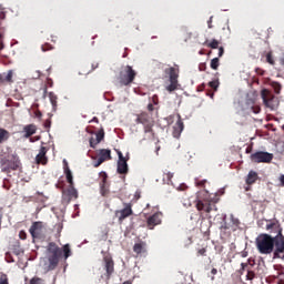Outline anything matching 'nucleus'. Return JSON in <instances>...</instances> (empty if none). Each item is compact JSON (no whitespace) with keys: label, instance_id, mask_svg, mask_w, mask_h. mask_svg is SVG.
Here are the masks:
<instances>
[{"label":"nucleus","instance_id":"obj_15","mask_svg":"<svg viewBox=\"0 0 284 284\" xmlns=\"http://www.w3.org/2000/svg\"><path fill=\"white\" fill-rule=\"evenodd\" d=\"M119 161H118V174H128L129 173V164L126 162L129 161V158L123 156L122 152H118Z\"/></svg>","mask_w":284,"mask_h":284},{"label":"nucleus","instance_id":"obj_40","mask_svg":"<svg viewBox=\"0 0 284 284\" xmlns=\"http://www.w3.org/2000/svg\"><path fill=\"white\" fill-rule=\"evenodd\" d=\"M19 239L21 240V241H26L27 240V233H26V231H20L19 232Z\"/></svg>","mask_w":284,"mask_h":284},{"label":"nucleus","instance_id":"obj_23","mask_svg":"<svg viewBox=\"0 0 284 284\" xmlns=\"http://www.w3.org/2000/svg\"><path fill=\"white\" fill-rule=\"evenodd\" d=\"M104 138H105V132L103 130L99 131V133L95 134V140L94 138H91V140H89L90 146L92 149H95L97 144L101 143Z\"/></svg>","mask_w":284,"mask_h":284},{"label":"nucleus","instance_id":"obj_35","mask_svg":"<svg viewBox=\"0 0 284 284\" xmlns=\"http://www.w3.org/2000/svg\"><path fill=\"white\" fill-rule=\"evenodd\" d=\"M207 183L206 180H199V179H195V185L196 187H205V184Z\"/></svg>","mask_w":284,"mask_h":284},{"label":"nucleus","instance_id":"obj_61","mask_svg":"<svg viewBox=\"0 0 284 284\" xmlns=\"http://www.w3.org/2000/svg\"><path fill=\"white\" fill-rule=\"evenodd\" d=\"M37 116H42L41 112L36 113Z\"/></svg>","mask_w":284,"mask_h":284},{"label":"nucleus","instance_id":"obj_56","mask_svg":"<svg viewBox=\"0 0 284 284\" xmlns=\"http://www.w3.org/2000/svg\"><path fill=\"white\" fill-rule=\"evenodd\" d=\"M245 191H246V192L252 191V185H246V186H245Z\"/></svg>","mask_w":284,"mask_h":284},{"label":"nucleus","instance_id":"obj_53","mask_svg":"<svg viewBox=\"0 0 284 284\" xmlns=\"http://www.w3.org/2000/svg\"><path fill=\"white\" fill-rule=\"evenodd\" d=\"M106 179H108L106 173H103V184H105V183H106Z\"/></svg>","mask_w":284,"mask_h":284},{"label":"nucleus","instance_id":"obj_31","mask_svg":"<svg viewBox=\"0 0 284 284\" xmlns=\"http://www.w3.org/2000/svg\"><path fill=\"white\" fill-rule=\"evenodd\" d=\"M28 284H45L44 278L34 276L33 278L30 280V282H28Z\"/></svg>","mask_w":284,"mask_h":284},{"label":"nucleus","instance_id":"obj_10","mask_svg":"<svg viewBox=\"0 0 284 284\" xmlns=\"http://www.w3.org/2000/svg\"><path fill=\"white\" fill-rule=\"evenodd\" d=\"M273 154L264 151H257L250 155V161L253 163H271Z\"/></svg>","mask_w":284,"mask_h":284},{"label":"nucleus","instance_id":"obj_37","mask_svg":"<svg viewBox=\"0 0 284 284\" xmlns=\"http://www.w3.org/2000/svg\"><path fill=\"white\" fill-rule=\"evenodd\" d=\"M41 49H42V52H49L50 50L53 49V47L50 43H43Z\"/></svg>","mask_w":284,"mask_h":284},{"label":"nucleus","instance_id":"obj_3","mask_svg":"<svg viewBox=\"0 0 284 284\" xmlns=\"http://www.w3.org/2000/svg\"><path fill=\"white\" fill-rule=\"evenodd\" d=\"M273 236L268 235L267 233H262L256 239V248L258 251V254L268 255L272 254L274 251L273 246Z\"/></svg>","mask_w":284,"mask_h":284},{"label":"nucleus","instance_id":"obj_52","mask_svg":"<svg viewBox=\"0 0 284 284\" xmlns=\"http://www.w3.org/2000/svg\"><path fill=\"white\" fill-rule=\"evenodd\" d=\"M91 123H99V119L98 118H92V120H91Z\"/></svg>","mask_w":284,"mask_h":284},{"label":"nucleus","instance_id":"obj_48","mask_svg":"<svg viewBox=\"0 0 284 284\" xmlns=\"http://www.w3.org/2000/svg\"><path fill=\"white\" fill-rule=\"evenodd\" d=\"M146 110H149V112H153V111H154L153 104L150 103V104L146 106Z\"/></svg>","mask_w":284,"mask_h":284},{"label":"nucleus","instance_id":"obj_24","mask_svg":"<svg viewBox=\"0 0 284 284\" xmlns=\"http://www.w3.org/2000/svg\"><path fill=\"white\" fill-rule=\"evenodd\" d=\"M23 132H24V139H29L33 134H37V125L34 124L24 125Z\"/></svg>","mask_w":284,"mask_h":284},{"label":"nucleus","instance_id":"obj_28","mask_svg":"<svg viewBox=\"0 0 284 284\" xmlns=\"http://www.w3.org/2000/svg\"><path fill=\"white\" fill-rule=\"evenodd\" d=\"M145 244L144 243H135L134 244V247H133V251L135 254H142L145 252Z\"/></svg>","mask_w":284,"mask_h":284},{"label":"nucleus","instance_id":"obj_20","mask_svg":"<svg viewBox=\"0 0 284 284\" xmlns=\"http://www.w3.org/2000/svg\"><path fill=\"white\" fill-rule=\"evenodd\" d=\"M183 130H184L183 120H181V115H178V121L173 126V138L179 139Z\"/></svg>","mask_w":284,"mask_h":284},{"label":"nucleus","instance_id":"obj_55","mask_svg":"<svg viewBox=\"0 0 284 284\" xmlns=\"http://www.w3.org/2000/svg\"><path fill=\"white\" fill-rule=\"evenodd\" d=\"M241 267H242V271H244L245 267H247V263H242V264H241Z\"/></svg>","mask_w":284,"mask_h":284},{"label":"nucleus","instance_id":"obj_1","mask_svg":"<svg viewBox=\"0 0 284 284\" xmlns=\"http://www.w3.org/2000/svg\"><path fill=\"white\" fill-rule=\"evenodd\" d=\"M71 255V245L65 244L61 248L55 242L49 243L45 247L47 271L55 270L60 264L61 256H64V260H68Z\"/></svg>","mask_w":284,"mask_h":284},{"label":"nucleus","instance_id":"obj_14","mask_svg":"<svg viewBox=\"0 0 284 284\" xmlns=\"http://www.w3.org/2000/svg\"><path fill=\"white\" fill-rule=\"evenodd\" d=\"M98 156L99 160H97L95 163H93V168H99L100 165H102V163H105L106 161H111L112 156H111V151L108 149H101L98 152Z\"/></svg>","mask_w":284,"mask_h":284},{"label":"nucleus","instance_id":"obj_58","mask_svg":"<svg viewBox=\"0 0 284 284\" xmlns=\"http://www.w3.org/2000/svg\"><path fill=\"white\" fill-rule=\"evenodd\" d=\"M44 126H45V128H50V121H47V122L44 123Z\"/></svg>","mask_w":284,"mask_h":284},{"label":"nucleus","instance_id":"obj_59","mask_svg":"<svg viewBox=\"0 0 284 284\" xmlns=\"http://www.w3.org/2000/svg\"><path fill=\"white\" fill-rule=\"evenodd\" d=\"M263 222H264V221H261V222L257 223L258 227H262V226H263Z\"/></svg>","mask_w":284,"mask_h":284},{"label":"nucleus","instance_id":"obj_25","mask_svg":"<svg viewBox=\"0 0 284 284\" xmlns=\"http://www.w3.org/2000/svg\"><path fill=\"white\" fill-rule=\"evenodd\" d=\"M257 180H260L257 173L254 171H250L248 175H246L245 183L246 185H253L254 183H256Z\"/></svg>","mask_w":284,"mask_h":284},{"label":"nucleus","instance_id":"obj_36","mask_svg":"<svg viewBox=\"0 0 284 284\" xmlns=\"http://www.w3.org/2000/svg\"><path fill=\"white\" fill-rule=\"evenodd\" d=\"M266 62H268L270 65H275V60H273L272 52L266 53Z\"/></svg>","mask_w":284,"mask_h":284},{"label":"nucleus","instance_id":"obj_19","mask_svg":"<svg viewBox=\"0 0 284 284\" xmlns=\"http://www.w3.org/2000/svg\"><path fill=\"white\" fill-rule=\"evenodd\" d=\"M47 153H48V148L42 146L38 155H36V163L47 165L48 164V158L45 156Z\"/></svg>","mask_w":284,"mask_h":284},{"label":"nucleus","instance_id":"obj_51","mask_svg":"<svg viewBox=\"0 0 284 284\" xmlns=\"http://www.w3.org/2000/svg\"><path fill=\"white\" fill-rule=\"evenodd\" d=\"M280 182H281V185L284 187V175L280 176Z\"/></svg>","mask_w":284,"mask_h":284},{"label":"nucleus","instance_id":"obj_21","mask_svg":"<svg viewBox=\"0 0 284 284\" xmlns=\"http://www.w3.org/2000/svg\"><path fill=\"white\" fill-rule=\"evenodd\" d=\"M104 270L106 271V277L110 278L114 273V261L111 257H104Z\"/></svg>","mask_w":284,"mask_h":284},{"label":"nucleus","instance_id":"obj_11","mask_svg":"<svg viewBox=\"0 0 284 284\" xmlns=\"http://www.w3.org/2000/svg\"><path fill=\"white\" fill-rule=\"evenodd\" d=\"M265 230L270 234H276L275 236H283V227L281 226L278 220H265Z\"/></svg>","mask_w":284,"mask_h":284},{"label":"nucleus","instance_id":"obj_4","mask_svg":"<svg viewBox=\"0 0 284 284\" xmlns=\"http://www.w3.org/2000/svg\"><path fill=\"white\" fill-rule=\"evenodd\" d=\"M135 123L143 125V133L154 136V120L152 118V114H150L149 112L139 113L138 115H135Z\"/></svg>","mask_w":284,"mask_h":284},{"label":"nucleus","instance_id":"obj_49","mask_svg":"<svg viewBox=\"0 0 284 284\" xmlns=\"http://www.w3.org/2000/svg\"><path fill=\"white\" fill-rule=\"evenodd\" d=\"M206 95L211 99H214V92L207 91Z\"/></svg>","mask_w":284,"mask_h":284},{"label":"nucleus","instance_id":"obj_6","mask_svg":"<svg viewBox=\"0 0 284 284\" xmlns=\"http://www.w3.org/2000/svg\"><path fill=\"white\" fill-rule=\"evenodd\" d=\"M136 79V71L131 65H126L120 71L118 80L121 87H129Z\"/></svg>","mask_w":284,"mask_h":284},{"label":"nucleus","instance_id":"obj_64","mask_svg":"<svg viewBox=\"0 0 284 284\" xmlns=\"http://www.w3.org/2000/svg\"><path fill=\"white\" fill-rule=\"evenodd\" d=\"M98 67H99V64H97L95 67H94V65H92V68H93V69H95V68H98Z\"/></svg>","mask_w":284,"mask_h":284},{"label":"nucleus","instance_id":"obj_16","mask_svg":"<svg viewBox=\"0 0 284 284\" xmlns=\"http://www.w3.org/2000/svg\"><path fill=\"white\" fill-rule=\"evenodd\" d=\"M78 197L79 193L73 185H69L67 190L62 191V201H64L65 203H70L73 199Z\"/></svg>","mask_w":284,"mask_h":284},{"label":"nucleus","instance_id":"obj_60","mask_svg":"<svg viewBox=\"0 0 284 284\" xmlns=\"http://www.w3.org/2000/svg\"><path fill=\"white\" fill-rule=\"evenodd\" d=\"M186 187L187 186H182V187L180 186V191H184V190H186Z\"/></svg>","mask_w":284,"mask_h":284},{"label":"nucleus","instance_id":"obj_44","mask_svg":"<svg viewBox=\"0 0 284 284\" xmlns=\"http://www.w3.org/2000/svg\"><path fill=\"white\" fill-rule=\"evenodd\" d=\"M151 101L153 102L154 105H158V103H160L158 95L151 97Z\"/></svg>","mask_w":284,"mask_h":284},{"label":"nucleus","instance_id":"obj_33","mask_svg":"<svg viewBox=\"0 0 284 284\" xmlns=\"http://www.w3.org/2000/svg\"><path fill=\"white\" fill-rule=\"evenodd\" d=\"M172 179H173V173L166 172V173L164 174L163 180L166 182L168 185H171V184H172Z\"/></svg>","mask_w":284,"mask_h":284},{"label":"nucleus","instance_id":"obj_57","mask_svg":"<svg viewBox=\"0 0 284 284\" xmlns=\"http://www.w3.org/2000/svg\"><path fill=\"white\" fill-rule=\"evenodd\" d=\"M203 89H205V84H201V85L199 87V91H200V92H202Z\"/></svg>","mask_w":284,"mask_h":284},{"label":"nucleus","instance_id":"obj_41","mask_svg":"<svg viewBox=\"0 0 284 284\" xmlns=\"http://www.w3.org/2000/svg\"><path fill=\"white\" fill-rule=\"evenodd\" d=\"M254 272L253 271H248V273H246V280L247 281H253V278H254Z\"/></svg>","mask_w":284,"mask_h":284},{"label":"nucleus","instance_id":"obj_7","mask_svg":"<svg viewBox=\"0 0 284 284\" xmlns=\"http://www.w3.org/2000/svg\"><path fill=\"white\" fill-rule=\"evenodd\" d=\"M28 232H30L33 241L44 240L45 233L48 232V224L44 222H33Z\"/></svg>","mask_w":284,"mask_h":284},{"label":"nucleus","instance_id":"obj_30","mask_svg":"<svg viewBox=\"0 0 284 284\" xmlns=\"http://www.w3.org/2000/svg\"><path fill=\"white\" fill-rule=\"evenodd\" d=\"M49 99H50L51 106L57 108L58 97L55 95V93L50 92Z\"/></svg>","mask_w":284,"mask_h":284},{"label":"nucleus","instance_id":"obj_45","mask_svg":"<svg viewBox=\"0 0 284 284\" xmlns=\"http://www.w3.org/2000/svg\"><path fill=\"white\" fill-rule=\"evenodd\" d=\"M219 49V57H223V54L225 53V50L223 49V47L217 48Z\"/></svg>","mask_w":284,"mask_h":284},{"label":"nucleus","instance_id":"obj_26","mask_svg":"<svg viewBox=\"0 0 284 284\" xmlns=\"http://www.w3.org/2000/svg\"><path fill=\"white\" fill-rule=\"evenodd\" d=\"M64 164H65L64 173H65L67 183L70 184L69 186H73V176H72V172H71V169H69L68 162H67L65 160H64Z\"/></svg>","mask_w":284,"mask_h":284},{"label":"nucleus","instance_id":"obj_50","mask_svg":"<svg viewBox=\"0 0 284 284\" xmlns=\"http://www.w3.org/2000/svg\"><path fill=\"white\" fill-rule=\"evenodd\" d=\"M211 274H212V276H215V275H217V268H212V271H211Z\"/></svg>","mask_w":284,"mask_h":284},{"label":"nucleus","instance_id":"obj_18","mask_svg":"<svg viewBox=\"0 0 284 284\" xmlns=\"http://www.w3.org/2000/svg\"><path fill=\"white\" fill-rule=\"evenodd\" d=\"M163 216L162 213L158 212L154 213L153 215H150L149 219H146V227L149 230H153L154 226H158L161 224V217Z\"/></svg>","mask_w":284,"mask_h":284},{"label":"nucleus","instance_id":"obj_46","mask_svg":"<svg viewBox=\"0 0 284 284\" xmlns=\"http://www.w3.org/2000/svg\"><path fill=\"white\" fill-rule=\"evenodd\" d=\"M213 17H211V19H209V21H207V28L209 29H212L213 28Z\"/></svg>","mask_w":284,"mask_h":284},{"label":"nucleus","instance_id":"obj_2","mask_svg":"<svg viewBox=\"0 0 284 284\" xmlns=\"http://www.w3.org/2000/svg\"><path fill=\"white\" fill-rule=\"evenodd\" d=\"M219 203L217 194H210L207 191H203V196H199L195 201V207L199 212L211 213L217 211L215 206Z\"/></svg>","mask_w":284,"mask_h":284},{"label":"nucleus","instance_id":"obj_12","mask_svg":"<svg viewBox=\"0 0 284 284\" xmlns=\"http://www.w3.org/2000/svg\"><path fill=\"white\" fill-rule=\"evenodd\" d=\"M262 100L266 108L272 109V111L276 109V98L270 91L262 90Z\"/></svg>","mask_w":284,"mask_h":284},{"label":"nucleus","instance_id":"obj_22","mask_svg":"<svg viewBox=\"0 0 284 284\" xmlns=\"http://www.w3.org/2000/svg\"><path fill=\"white\" fill-rule=\"evenodd\" d=\"M13 83V71L9 70L8 73H0V85Z\"/></svg>","mask_w":284,"mask_h":284},{"label":"nucleus","instance_id":"obj_32","mask_svg":"<svg viewBox=\"0 0 284 284\" xmlns=\"http://www.w3.org/2000/svg\"><path fill=\"white\" fill-rule=\"evenodd\" d=\"M219 65H221L219 58H214L211 60V69L217 71Z\"/></svg>","mask_w":284,"mask_h":284},{"label":"nucleus","instance_id":"obj_62","mask_svg":"<svg viewBox=\"0 0 284 284\" xmlns=\"http://www.w3.org/2000/svg\"><path fill=\"white\" fill-rule=\"evenodd\" d=\"M122 284H131V282L130 281H125Z\"/></svg>","mask_w":284,"mask_h":284},{"label":"nucleus","instance_id":"obj_13","mask_svg":"<svg viewBox=\"0 0 284 284\" xmlns=\"http://www.w3.org/2000/svg\"><path fill=\"white\" fill-rule=\"evenodd\" d=\"M239 225H240L239 220L235 219L233 215H231L230 222L224 221L222 226H220V230L222 232H226V231L236 232L239 229Z\"/></svg>","mask_w":284,"mask_h":284},{"label":"nucleus","instance_id":"obj_42","mask_svg":"<svg viewBox=\"0 0 284 284\" xmlns=\"http://www.w3.org/2000/svg\"><path fill=\"white\" fill-rule=\"evenodd\" d=\"M197 256H206V248H200L197 251Z\"/></svg>","mask_w":284,"mask_h":284},{"label":"nucleus","instance_id":"obj_38","mask_svg":"<svg viewBox=\"0 0 284 284\" xmlns=\"http://www.w3.org/2000/svg\"><path fill=\"white\" fill-rule=\"evenodd\" d=\"M272 87H273V89H275V93L280 94V92H281V84L278 82H273Z\"/></svg>","mask_w":284,"mask_h":284},{"label":"nucleus","instance_id":"obj_63","mask_svg":"<svg viewBox=\"0 0 284 284\" xmlns=\"http://www.w3.org/2000/svg\"><path fill=\"white\" fill-rule=\"evenodd\" d=\"M98 67H99V64H97L95 67H94V65H92V68H93V69H95V68H98Z\"/></svg>","mask_w":284,"mask_h":284},{"label":"nucleus","instance_id":"obj_9","mask_svg":"<svg viewBox=\"0 0 284 284\" xmlns=\"http://www.w3.org/2000/svg\"><path fill=\"white\" fill-rule=\"evenodd\" d=\"M273 257L274 258H284V235L273 236Z\"/></svg>","mask_w":284,"mask_h":284},{"label":"nucleus","instance_id":"obj_27","mask_svg":"<svg viewBox=\"0 0 284 284\" xmlns=\"http://www.w3.org/2000/svg\"><path fill=\"white\" fill-rule=\"evenodd\" d=\"M8 139H10V132L0 128V144L7 142Z\"/></svg>","mask_w":284,"mask_h":284},{"label":"nucleus","instance_id":"obj_43","mask_svg":"<svg viewBox=\"0 0 284 284\" xmlns=\"http://www.w3.org/2000/svg\"><path fill=\"white\" fill-rule=\"evenodd\" d=\"M251 112H253L254 114H260L261 108L260 106H253V108H251Z\"/></svg>","mask_w":284,"mask_h":284},{"label":"nucleus","instance_id":"obj_8","mask_svg":"<svg viewBox=\"0 0 284 284\" xmlns=\"http://www.w3.org/2000/svg\"><path fill=\"white\" fill-rule=\"evenodd\" d=\"M164 73L169 77L170 81V84L166 85L165 90L169 92L179 90V69L170 67L164 70Z\"/></svg>","mask_w":284,"mask_h":284},{"label":"nucleus","instance_id":"obj_5","mask_svg":"<svg viewBox=\"0 0 284 284\" xmlns=\"http://www.w3.org/2000/svg\"><path fill=\"white\" fill-rule=\"evenodd\" d=\"M20 166H21V161L19 160V156L14 154L7 155L0 161L1 172L3 173L18 171Z\"/></svg>","mask_w":284,"mask_h":284},{"label":"nucleus","instance_id":"obj_17","mask_svg":"<svg viewBox=\"0 0 284 284\" xmlns=\"http://www.w3.org/2000/svg\"><path fill=\"white\" fill-rule=\"evenodd\" d=\"M131 215H133V210L131 209L130 203L124 204L123 210L115 211V217L119 219L120 223H122V221L125 219H129Z\"/></svg>","mask_w":284,"mask_h":284},{"label":"nucleus","instance_id":"obj_39","mask_svg":"<svg viewBox=\"0 0 284 284\" xmlns=\"http://www.w3.org/2000/svg\"><path fill=\"white\" fill-rule=\"evenodd\" d=\"M0 284H9L8 283V276L6 274L0 276Z\"/></svg>","mask_w":284,"mask_h":284},{"label":"nucleus","instance_id":"obj_34","mask_svg":"<svg viewBox=\"0 0 284 284\" xmlns=\"http://www.w3.org/2000/svg\"><path fill=\"white\" fill-rule=\"evenodd\" d=\"M209 88H211L212 90H214V92H217L219 89V80H214L212 82H209Z\"/></svg>","mask_w":284,"mask_h":284},{"label":"nucleus","instance_id":"obj_47","mask_svg":"<svg viewBox=\"0 0 284 284\" xmlns=\"http://www.w3.org/2000/svg\"><path fill=\"white\" fill-rule=\"evenodd\" d=\"M199 69H200V71H205L206 70V64L205 63H201Z\"/></svg>","mask_w":284,"mask_h":284},{"label":"nucleus","instance_id":"obj_29","mask_svg":"<svg viewBox=\"0 0 284 284\" xmlns=\"http://www.w3.org/2000/svg\"><path fill=\"white\" fill-rule=\"evenodd\" d=\"M220 42L215 39H212L211 42L209 41H204L203 45H206L209 49H220L221 47H219Z\"/></svg>","mask_w":284,"mask_h":284},{"label":"nucleus","instance_id":"obj_54","mask_svg":"<svg viewBox=\"0 0 284 284\" xmlns=\"http://www.w3.org/2000/svg\"><path fill=\"white\" fill-rule=\"evenodd\" d=\"M252 153V146L246 148V154Z\"/></svg>","mask_w":284,"mask_h":284}]
</instances>
